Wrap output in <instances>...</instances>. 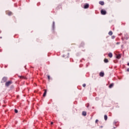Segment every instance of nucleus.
Returning <instances> with one entry per match:
<instances>
[{
	"instance_id": "f257e3e1",
	"label": "nucleus",
	"mask_w": 129,
	"mask_h": 129,
	"mask_svg": "<svg viewBox=\"0 0 129 129\" xmlns=\"http://www.w3.org/2000/svg\"><path fill=\"white\" fill-rule=\"evenodd\" d=\"M12 83L13 82H12V81H9L8 82H6V83H5V86H6V87H9V86H10Z\"/></svg>"
},
{
	"instance_id": "f03ea898",
	"label": "nucleus",
	"mask_w": 129,
	"mask_h": 129,
	"mask_svg": "<svg viewBox=\"0 0 129 129\" xmlns=\"http://www.w3.org/2000/svg\"><path fill=\"white\" fill-rule=\"evenodd\" d=\"M101 15H104L106 14V11L104 10H101Z\"/></svg>"
},
{
	"instance_id": "7ed1b4c3",
	"label": "nucleus",
	"mask_w": 129,
	"mask_h": 129,
	"mask_svg": "<svg viewBox=\"0 0 129 129\" xmlns=\"http://www.w3.org/2000/svg\"><path fill=\"white\" fill-rule=\"evenodd\" d=\"M89 8V4H86L84 5V9H88Z\"/></svg>"
},
{
	"instance_id": "20e7f679",
	"label": "nucleus",
	"mask_w": 129,
	"mask_h": 129,
	"mask_svg": "<svg viewBox=\"0 0 129 129\" xmlns=\"http://www.w3.org/2000/svg\"><path fill=\"white\" fill-rule=\"evenodd\" d=\"M3 82H6L8 80V78L6 77H4L2 79Z\"/></svg>"
},
{
	"instance_id": "39448f33",
	"label": "nucleus",
	"mask_w": 129,
	"mask_h": 129,
	"mask_svg": "<svg viewBox=\"0 0 129 129\" xmlns=\"http://www.w3.org/2000/svg\"><path fill=\"white\" fill-rule=\"evenodd\" d=\"M99 75L101 76V77H103V76H104V73L100 72Z\"/></svg>"
},
{
	"instance_id": "423d86ee",
	"label": "nucleus",
	"mask_w": 129,
	"mask_h": 129,
	"mask_svg": "<svg viewBox=\"0 0 129 129\" xmlns=\"http://www.w3.org/2000/svg\"><path fill=\"white\" fill-rule=\"evenodd\" d=\"M46 94H47V90H44V92L43 95V97H45Z\"/></svg>"
},
{
	"instance_id": "0eeeda50",
	"label": "nucleus",
	"mask_w": 129,
	"mask_h": 129,
	"mask_svg": "<svg viewBox=\"0 0 129 129\" xmlns=\"http://www.w3.org/2000/svg\"><path fill=\"white\" fill-rule=\"evenodd\" d=\"M99 4V5H101V6H103L104 5V2L103 1H100Z\"/></svg>"
},
{
	"instance_id": "6e6552de",
	"label": "nucleus",
	"mask_w": 129,
	"mask_h": 129,
	"mask_svg": "<svg viewBox=\"0 0 129 129\" xmlns=\"http://www.w3.org/2000/svg\"><path fill=\"white\" fill-rule=\"evenodd\" d=\"M117 59H120L121 58V54H118L116 56Z\"/></svg>"
},
{
	"instance_id": "1a4fd4ad",
	"label": "nucleus",
	"mask_w": 129,
	"mask_h": 129,
	"mask_svg": "<svg viewBox=\"0 0 129 129\" xmlns=\"http://www.w3.org/2000/svg\"><path fill=\"white\" fill-rule=\"evenodd\" d=\"M7 15H8V16H12V15H13V13L12 12H8Z\"/></svg>"
},
{
	"instance_id": "9d476101",
	"label": "nucleus",
	"mask_w": 129,
	"mask_h": 129,
	"mask_svg": "<svg viewBox=\"0 0 129 129\" xmlns=\"http://www.w3.org/2000/svg\"><path fill=\"white\" fill-rule=\"evenodd\" d=\"M87 113L86 111H83L82 112V115L84 116H86Z\"/></svg>"
},
{
	"instance_id": "9b49d317",
	"label": "nucleus",
	"mask_w": 129,
	"mask_h": 129,
	"mask_svg": "<svg viewBox=\"0 0 129 129\" xmlns=\"http://www.w3.org/2000/svg\"><path fill=\"white\" fill-rule=\"evenodd\" d=\"M108 56H109L110 58H112V54L111 52L109 53V54H108Z\"/></svg>"
},
{
	"instance_id": "f8f14e48",
	"label": "nucleus",
	"mask_w": 129,
	"mask_h": 129,
	"mask_svg": "<svg viewBox=\"0 0 129 129\" xmlns=\"http://www.w3.org/2000/svg\"><path fill=\"white\" fill-rule=\"evenodd\" d=\"M104 62L105 63H108V59H107V58H105L104 60Z\"/></svg>"
},
{
	"instance_id": "ddd939ff",
	"label": "nucleus",
	"mask_w": 129,
	"mask_h": 129,
	"mask_svg": "<svg viewBox=\"0 0 129 129\" xmlns=\"http://www.w3.org/2000/svg\"><path fill=\"white\" fill-rule=\"evenodd\" d=\"M108 35H109V36H112V31H110L108 32Z\"/></svg>"
},
{
	"instance_id": "4468645a",
	"label": "nucleus",
	"mask_w": 129,
	"mask_h": 129,
	"mask_svg": "<svg viewBox=\"0 0 129 129\" xmlns=\"http://www.w3.org/2000/svg\"><path fill=\"white\" fill-rule=\"evenodd\" d=\"M112 87H113V84H110L109 86V88H112Z\"/></svg>"
},
{
	"instance_id": "2eb2a0df",
	"label": "nucleus",
	"mask_w": 129,
	"mask_h": 129,
	"mask_svg": "<svg viewBox=\"0 0 129 129\" xmlns=\"http://www.w3.org/2000/svg\"><path fill=\"white\" fill-rule=\"evenodd\" d=\"M104 119H105V120H107V115H104Z\"/></svg>"
},
{
	"instance_id": "dca6fc26",
	"label": "nucleus",
	"mask_w": 129,
	"mask_h": 129,
	"mask_svg": "<svg viewBox=\"0 0 129 129\" xmlns=\"http://www.w3.org/2000/svg\"><path fill=\"white\" fill-rule=\"evenodd\" d=\"M20 79H24L25 78V77L23 76H19Z\"/></svg>"
},
{
	"instance_id": "f3484780",
	"label": "nucleus",
	"mask_w": 129,
	"mask_h": 129,
	"mask_svg": "<svg viewBox=\"0 0 129 129\" xmlns=\"http://www.w3.org/2000/svg\"><path fill=\"white\" fill-rule=\"evenodd\" d=\"M18 110L17 109H15V113H18Z\"/></svg>"
},
{
	"instance_id": "a211bd4d",
	"label": "nucleus",
	"mask_w": 129,
	"mask_h": 129,
	"mask_svg": "<svg viewBox=\"0 0 129 129\" xmlns=\"http://www.w3.org/2000/svg\"><path fill=\"white\" fill-rule=\"evenodd\" d=\"M83 86L84 87H85V86H86V84H83Z\"/></svg>"
},
{
	"instance_id": "6ab92c4d",
	"label": "nucleus",
	"mask_w": 129,
	"mask_h": 129,
	"mask_svg": "<svg viewBox=\"0 0 129 129\" xmlns=\"http://www.w3.org/2000/svg\"><path fill=\"white\" fill-rule=\"evenodd\" d=\"M95 122H96V123H97V122H98V119H96L95 120Z\"/></svg>"
},
{
	"instance_id": "aec40b11",
	"label": "nucleus",
	"mask_w": 129,
	"mask_h": 129,
	"mask_svg": "<svg viewBox=\"0 0 129 129\" xmlns=\"http://www.w3.org/2000/svg\"><path fill=\"white\" fill-rule=\"evenodd\" d=\"M47 77H48V80H50V76H48Z\"/></svg>"
},
{
	"instance_id": "412c9836",
	"label": "nucleus",
	"mask_w": 129,
	"mask_h": 129,
	"mask_svg": "<svg viewBox=\"0 0 129 129\" xmlns=\"http://www.w3.org/2000/svg\"><path fill=\"white\" fill-rule=\"evenodd\" d=\"M127 71L129 72V68L127 69Z\"/></svg>"
},
{
	"instance_id": "4be33fe9",
	"label": "nucleus",
	"mask_w": 129,
	"mask_h": 129,
	"mask_svg": "<svg viewBox=\"0 0 129 129\" xmlns=\"http://www.w3.org/2000/svg\"><path fill=\"white\" fill-rule=\"evenodd\" d=\"M53 122H51V123H50V124H53Z\"/></svg>"
},
{
	"instance_id": "5701e85b",
	"label": "nucleus",
	"mask_w": 129,
	"mask_h": 129,
	"mask_svg": "<svg viewBox=\"0 0 129 129\" xmlns=\"http://www.w3.org/2000/svg\"><path fill=\"white\" fill-rule=\"evenodd\" d=\"M127 66H129V62L127 64Z\"/></svg>"
}]
</instances>
